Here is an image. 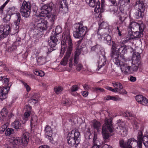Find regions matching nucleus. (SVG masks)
Returning <instances> with one entry per match:
<instances>
[{
    "mask_svg": "<svg viewBox=\"0 0 148 148\" xmlns=\"http://www.w3.org/2000/svg\"><path fill=\"white\" fill-rule=\"evenodd\" d=\"M87 3H88L90 6L94 7L96 6L95 9V11L96 12H99L100 9V2L98 0H85Z\"/></svg>",
    "mask_w": 148,
    "mask_h": 148,
    "instance_id": "nucleus-14",
    "label": "nucleus"
},
{
    "mask_svg": "<svg viewBox=\"0 0 148 148\" xmlns=\"http://www.w3.org/2000/svg\"><path fill=\"white\" fill-rule=\"evenodd\" d=\"M67 3L66 0H61L60 5V10L63 13L66 12L68 10L67 7Z\"/></svg>",
    "mask_w": 148,
    "mask_h": 148,
    "instance_id": "nucleus-27",
    "label": "nucleus"
},
{
    "mask_svg": "<svg viewBox=\"0 0 148 148\" xmlns=\"http://www.w3.org/2000/svg\"><path fill=\"white\" fill-rule=\"evenodd\" d=\"M100 47L99 45H97L92 47L91 49L92 51H95L98 53L100 51Z\"/></svg>",
    "mask_w": 148,
    "mask_h": 148,
    "instance_id": "nucleus-42",
    "label": "nucleus"
},
{
    "mask_svg": "<svg viewBox=\"0 0 148 148\" xmlns=\"http://www.w3.org/2000/svg\"><path fill=\"white\" fill-rule=\"evenodd\" d=\"M94 91L97 93L103 92L104 91V90L101 88H95L94 89Z\"/></svg>",
    "mask_w": 148,
    "mask_h": 148,
    "instance_id": "nucleus-52",
    "label": "nucleus"
},
{
    "mask_svg": "<svg viewBox=\"0 0 148 148\" xmlns=\"http://www.w3.org/2000/svg\"><path fill=\"white\" fill-rule=\"evenodd\" d=\"M101 148H112V147L107 144H105Z\"/></svg>",
    "mask_w": 148,
    "mask_h": 148,
    "instance_id": "nucleus-64",
    "label": "nucleus"
},
{
    "mask_svg": "<svg viewBox=\"0 0 148 148\" xmlns=\"http://www.w3.org/2000/svg\"><path fill=\"white\" fill-rule=\"evenodd\" d=\"M45 133L46 136L50 137V139L51 138V137L52 134V132L50 126L48 125L46 126L44 131Z\"/></svg>",
    "mask_w": 148,
    "mask_h": 148,
    "instance_id": "nucleus-30",
    "label": "nucleus"
},
{
    "mask_svg": "<svg viewBox=\"0 0 148 148\" xmlns=\"http://www.w3.org/2000/svg\"><path fill=\"white\" fill-rule=\"evenodd\" d=\"M63 89V88L60 86H56L54 88L55 92L57 94L60 93Z\"/></svg>",
    "mask_w": 148,
    "mask_h": 148,
    "instance_id": "nucleus-45",
    "label": "nucleus"
},
{
    "mask_svg": "<svg viewBox=\"0 0 148 148\" xmlns=\"http://www.w3.org/2000/svg\"><path fill=\"white\" fill-rule=\"evenodd\" d=\"M112 96H110L108 95L104 97V99L105 100H112Z\"/></svg>",
    "mask_w": 148,
    "mask_h": 148,
    "instance_id": "nucleus-62",
    "label": "nucleus"
},
{
    "mask_svg": "<svg viewBox=\"0 0 148 148\" xmlns=\"http://www.w3.org/2000/svg\"><path fill=\"white\" fill-rule=\"evenodd\" d=\"M34 73L36 75L40 76V77L43 76L45 75L44 72L40 70H35L34 71Z\"/></svg>",
    "mask_w": 148,
    "mask_h": 148,
    "instance_id": "nucleus-47",
    "label": "nucleus"
},
{
    "mask_svg": "<svg viewBox=\"0 0 148 148\" xmlns=\"http://www.w3.org/2000/svg\"><path fill=\"white\" fill-rule=\"evenodd\" d=\"M140 56L138 52L133 53L132 58V65L131 66V72L132 71L136 72L137 71L140 64Z\"/></svg>",
    "mask_w": 148,
    "mask_h": 148,
    "instance_id": "nucleus-7",
    "label": "nucleus"
},
{
    "mask_svg": "<svg viewBox=\"0 0 148 148\" xmlns=\"http://www.w3.org/2000/svg\"><path fill=\"white\" fill-rule=\"evenodd\" d=\"M110 8V11L113 14L116 15L119 14V23H125L124 21L127 16L126 14L119 10L118 7L117 6H112Z\"/></svg>",
    "mask_w": 148,
    "mask_h": 148,
    "instance_id": "nucleus-9",
    "label": "nucleus"
},
{
    "mask_svg": "<svg viewBox=\"0 0 148 148\" xmlns=\"http://www.w3.org/2000/svg\"><path fill=\"white\" fill-rule=\"evenodd\" d=\"M137 137L138 140L132 138L129 139L125 143L123 140H120V147L123 148H142L143 138L142 132H139Z\"/></svg>",
    "mask_w": 148,
    "mask_h": 148,
    "instance_id": "nucleus-3",
    "label": "nucleus"
},
{
    "mask_svg": "<svg viewBox=\"0 0 148 148\" xmlns=\"http://www.w3.org/2000/svg\"><path fill=\"white\" fill-rule=\"evenodd\" d=\"M62 32V29L60 26H57L55 29V31H53L52 33L53 35L56 36L60 33Z\"/></svg>",
    "mask_w": 148,
    "mask_h": 148,
    "instance_id": "nucleus-43",
    "label": "nucleus"
},
{
    "mask_svg": "<svg viewBox=\"0 0 148 148\" xmlns=\"http://www.w3.org/2000/svg\"><path fill=\"white\" fill-rule=\"evenodd\" d=\"M112 100L115 101H122V99L117 96H112Z\"/></svg>",
    "mask_w": 148,
    "mask_h": 148,
    "instance_id": "nucleus-53",
    "label": "nucleus"
},
{
    "mask_svg": "<svg viewBox=\"0 0 148 148\" xmlns=\"http://www.w3.org/2000/svg\"><path fill=\"white\" fill-rule=\"evenodd\" d=\"M136 101L139 103L144 106H148V100L145 97L141 95H137L136 96Z\"/></svg>",
    "mask_w": 148,
    "mask_h": 148,
    "instance_id": "nucleus-18",
    "label": "nucleus"
},
{
    "mask_svg": "<svg viewBox=\"0 0 148 148\" xmlns=\"http://www.w3.org/2000/svg\"><path fill=\"white\" fill-rule=\"evenodd\" d=\"M67 43H68L69 46L66 53V55L64 56L60 62L61 64L64 66H65L67 64L68 58L70 57L72 50L73 45L72 40L69 31L64 32L63 33L61 41V51L60 52V55H63L65 51L67 46Z\"/></svg>",
    "mask_w": 148,
    "mask_h": 148,
    "instance_id": "nucleus-1",
    "label": "nucleus"
},
{
    "mask_svg": "<svg viewBox=\"0 0 148 148\" xmlns=\"http://www.w3.org/2000/svg\"><path fill=\"white\" fill-rule=\"evenodd\" d=\"M9 123H7L3 125H2L1 127H0V132L1 133L3 132L5 130L7 129L8 126L9 125Z\"/></svg>",
    "mask_w": 148,
    "mask_h": 148,
    "instance_id": "nucleus-46",
    "label": "nucleus"
},
{
    "mask_svg": "<svg viewBox=\"0 0 148 148\" xmlns=\"http://www.w3.org/2000/svg\"><path fill=\"white\" fill-rule=\"evenodd\" d=\"M56 36L52 35L48 41L49 45L51 48L55 47L57 44L58 39Z\"/></svg>",
    "mask_w": 148,
    "mask_h": 148,
    "instance_id": "nucleus-22",
    "label": "nucleus"
},
{
    "mask_svg": "<svg viewBox=\"0 0 148 148\" xmlns=\"http://www.w3.org/2000/svg\"><path fill=\"white\" fill-rule=\"evenodd\" d=\"M128 46H126L124 45H122L118 48V53L121 55L123 56L127 52V50L129 49Z\"/></svg>",
    "mask_w": 148,
    "mask_h": 148,
    "instance_id": "nucleus-28",
    "label": "nucleus"
},
{
    "mask_svg": "<svg viewBox=\"0 0 148 148\" xmlns=\"http://www.w3.org/2000/svg\"><path fill=\"white\" fill-rule=\"evenodd\" d=\"M139 31H136L132 32V35L131 36V38L132 39L140 38L142 37L143 36V31L144 28H141L139 29Z\"/></svg>",
    "mask_w": 148,
    "mask_h": 148,
    "instance_id": "nucleus-23",
    "label": "nucleus"
},
{
    "mask_svg": "<svg viewBox=\"0 0 148 148\" xmlns=\"http://www.w3.org/2000/svg\"><path fill=\"white\" fill-rule=\"evenodd\" d=\"M14 132V129L11 128H8L6 130L5 134L6 136H10L13 134Z\"/></svg>",
    "mask_w": 148,
    "mask_h": 148,
    "instance_id": "nucleus-44",
    "label": "nucleus"
},
{
    "mask_svg": "<svg viewBox=\"0 0 148 148\" xmlns=\"http://www.w3.org/2000/svg\"><path fill=\"white\" fill-rule=\"evenodd\" d=\"M112 121V119L110 118H106L105 119L102 130L103 137L105 140L108 139L110 136L109 132L110 133L113 132L114 129Z\"/></svg>",
    "mask_w": 148,
    "mask_h": 148,
    "instance_id": "nucleus-5",
    "label": "nucleus"
},
{
    "mask_svg": "<svg viewBox=\"0 0 148 148\" xmlns=\"http://www.w3.org/2000/svg\"><path fill=\"white\" fill-rule=\"evenodd\" d=\"M18 9L14 6L9 7L7 10V12L9 15H12L16 14V17L17 20L14 22V29L15 31V33H17L18 32L19 29V25L20 24L21 20L20 14L19 13H17Z\"/></svg>",
    "mask_w": 148,
    "mask_h": 148,
    "instance_id": "nucleus-6",
    "label": "nucleus"
},
{
    "mask_svg": "<svg viewBox=\"0 0 148 148\" xmlns=\"http://www.w3.org/2000/svg\"><path fill=\"white\" fill-rule=\"evenodd\" d=\"M69 137L72 136L74 137L75 140L79 143L80 139L81 136L80 132L77 130H75L74 131L72 130L71 132L69 133Z\"/></svg>",
    "mask_w": 148,
    "mask_h": 148,
    "instance_id": "nucleus-25",
    "label": "nucleus"
},
{
    "mask_svg": "<svg viewBox=\"0 0 148 148\" xmlns=\"http://www.w3.org/2000/svg\"><path fill=\"white\" fill-rule=\"evenodd\" d=\"M143 142L146 148H148V135H144L143 138Z\"/></svg>",
    "mask_w": 148,
    "mask_h": 148,
    "instance_id": "nucleus-40",
    "label": "nucleus"
},
{
    "mask_svg": "<svg viewBox=\"0 0 148 148\" xmlns=\"http://www.w3.org/2000/svg\"><path fill=\"white\" fill-rule=\"evenodd\" d=\"M50 58L47 56V57L41 56L36 58L37 63L39 65H42L49 60Z\"/></svg>",
    "mask_w": 148,
    "mask_h": 148,
    "instance_id": "nucleus-24",
    "label": "nucleus"
},
{
    "mask_svg": "<svg viewBox=\"0 0 148 148\" xmlns=\"http://www.w3.org/2000/svg\"><path fill=\"white\" fill-rule=\"evenodd\" d=\"M117 86H116L115 88L114 89L112 88L111 87H110L108 86H106L105 87V88L109 90L112 91L113 92H116V89L117 88Z\"/></svg>",
    "mask_w": 148,
    "mask_h": 148,
    "instance_id": "nucleus-51",
    "label": "nucleus"
},
{
    "mask_svg": "<svg viewBox=\"0 0 148 148\" xmlns=\"http://www.w3.org/2000/svg\"><path fill=\"white\" fill-rule=\"evenodd\" d=\"M117 124L118 126L117 128L119 130V132L122 136L124 137L127 134V131L125 127V123L123 121H121V120L118 121Z\"/></svg>",
    "mask_w": 148,
    "mask_h": 148,
    "instance_id": "nucleus-12",
    "label": "nucleus"
},
{
    "mask_svg": "<svg viewBox=\"0 0 148 148\" xmlns=\"http://www.w3.org/2000/svg\"><path fill=\"white\" fill-rule=\"evenodd\" d=\"M52 3H50L48 4L42 6L41 8V11H51L52 9Z\"/></svg>",
    "mask_w": 148,
    "mask_h": 148,
    "instance_id": "nucleus-36",
    "label": "nucleus"
},
{
    "mask_svg": "<svg viewBox=\"0 0 148 148\" xmlns=\"http://www.w3.org/2000/svg\"><path fill=\"white\" fill-rule=\"evenodd\" d=\"M125 24V23H119L118 26L117 27V29H118V28L119 30H123V25Z\"/></svg>",
    "mask_w": 148,
    "mask_h": 148,
    "instance_id": "nucleus-54",
    "label": "nucleus"
},
{
    "mask_svg": "<svg viewBox=\"0 0 148 148\" xmlns=\"http://www.w3.org/2000/svg\"><path fill=\"white\" fill-rule=\"evenodd\" d=\"M130 80L132 82H134L136 80V78L133 76H131L130 78Z\"/></svg>",
    "mask_w": 148,
    "mask_h": 148,
    "instance_id": "nucleus-61",
    "label": "nucleus"
},
{
    "mask_svg": "<svg viewBox=\"0 0 148 148\" xmlns=\"http://www.w3.org/2000/svg\"><path fill=\"white\" fill-rule=\"evenodd\" d=\"M12 127L15 129H20L22 125L21 121L18 119L16 120L12 123Z\"/></svg>",
    "mask_w": 148,
    "mask_h": 148,
    "instance_id": "nucleus-35",
    "label": "nucleus"
},
{
    "mask_svg": "<svg viewBox=\"0 0 148 148\" xmlns=\"http://www.w3.org/2000/svg\"><path fill=\"white\" fill-rule=\"evenodd\" d=\"M129 27L132 32H133L141 28H143V24H140L135 22H132L129 25Z\"/></svg>",
    "mask_w": 148,
    "mask_h": 148,
    "instance_id": "nucleus-17",
    "label": "nucleus"
},
{
    "mask_svg": "<svg viewBox=\"0 0 148 148\" xmlns=\"http://www.w3.org/2000/svg\"><path fill=\"white\" fill-rule=\"evenodd\" d=\"M82 95L84 97H86L88 95V92L87 91H83L82 92Z\"/></svg>",
    "mask_w": 148,
    "mask_h": 148,
    "instance_id": "nucleus-60",
    "label": "nucleus"
},
{
    "mask_svg": "<svg viewBox=\"0 0 148 148\" xmlns=\"http://www.w3.org/2000/svg\"><path fill=\"white\" fill-rule=\"evenodd\" d=\"M24 75L30 78H33L34 77V75L29 72H25L24 73Z\"/></svg>",
    "mask_w": 148,
    "mask_h": 148,
    "instance_id": "nucleus-55",
    "label": "nucleus"
},
{
    "mask_svg": "<svg viewBox=\"0 0 148 148\" xmlns=\"http://www.w3.org/2000/svg\"><path fill=\"white\" fill-rule=\"evenodd\" d=\"M123 115L125 117H131V119H133L134 118L135 119V116L134 114H132L130 112L128 111H126L124 112Z\"/></svg>",
    "mask_w": 148,
    "mask_h": 148,
    "instance_id": "nucleus-38",
    "label": "nucleus"
},
{
    "mask_svg": "<svg viewBox=\"0 0 148 148\" xmlns=\"http://www.w3.org/2000/svg\"><path fill=\"white\" fill-rule=\"evenodd\" d=\"M10 145L12 148H19L22 145L21 138L19 137H11L9 138Z\"/></svg>",
    "mask_w": 148,
    "mask_h": 148,
    "instance_id": "nucleus-11",
    "label": "nucleus"
},
{
    "mask_svg": "<svg viewBox=\"0 0 148 148\" xmlns=\"http://www.w3.org/2000/svg\"><path fill=\"white\" fill-rule=\"evenodd\" d=\"M30 101V102L33 104H36L38 102V100L37 99H34L33 98L31 99Z\"/></svg>",
    "mask_w": 148,
    "mask_h": 148,
    "instance_id": "nucleus-59",
    "label": "nucleus"
},
{
    "mask_svg": "<svg viewBox=\"0 0 148 148\" xmlns=\"http://www.w3.org/2000/svg\"><path fill=\"white\" fill-rule=\"evenodd\" d=\"M26 108H28V109L27 111H26V112L24 113L23 119L24 120L26 121L28 120V117L30 115V110L32 109V108L29 106L28 105L26 106Z\"/></svg>",
    "mask_w": 148,
    "mask_h": 148,
    "instance_id": "nucleus-32",
    "label": "nucleus"
},
{
    "mask_svg": "<svg viewBox=\"0 0 148 148\" xmlns=\"http://www.w3.org/2000/svg\"><path fill=\"white\" fill-rule=\"evenodd\" d=\"M123 59L124 62L122 63V65L120 67L122 72H123L125 74L130 73H131V66H130L127 63L124 56L123 57Z\"/></svg>",
    "mask_w": 148,
    "mask_h": 148,
    "instance_id": "nucleus-13",
    "label": "nucleus"
},
{
    "mask_svg": "<svg viewBox=\"0 0 148 148\" xmlns=\"http://www.w3.org/2000/svg\"><path fill=\"white\" fill-rule=\"evenodd\" d=\"M74 27L75 31L73 33V36L75 38L80 39L78 41V44H79L87 32V28L83 25L82 21L75 24Z\"/></svg>",
    "mask_w": 148,
    "mask_h": 148,
    "instance_id": "nucleus-4",
    "label": "nucleus"
},
{
    "mask_svg": "<svg viewBox=\"0 0 148 148\" xmlns=\"http://www.w3.org/2000/svg\"><path fill=\"white\" fill-rule=\"evenodd\" d=\"M1 80L2 81L3 83L4 82L5 83H7L9 81L8 78L5 77L3 76L0 77V81Z\"/></svg>",
    "mask_w": 148,
    "mask_h": 148,
    "instance_id": "nucleus-50",
    "label": "nucleus"
},
{
    "mask_svg": "<svg viewBox=\"0 0 148 148\" xmlns=\"http://www.w3.org/2000/svg\"><path fill=\"white\" fill-rule=\"evenodd\" d=\"M8 111L6 109L3 108L0 112V120H6V117L7 115Z\"/></svg>",
    "mask_w": 148,
    "mask_h": 148,
    "instance_id": "nucleus-34",
    "label": "nucleus"
},
{
    "mask_svg": "<svg viewBox=\"0 0 148 148\" xmlns=\"http://www.w3.org/2000/svg\"><path fill=\"white\" fill-rule=\"evenodd\" d=\"M119 54L117 53H115L114 50L112 51L111 53L110 56L112 58L113 61L116 65L118 66L121 67L122 63H123V60L122 59L123 61H121L118 59Z\"/></svg>",
    "mask_w": 148,
    "mask_h": 148,
    "instance_id": "nucleus-15",
    "label": "nucleus"
},
{
    "mask_svg": "<svg viewBox=\"0 0 148 148\" xmlns=\"http://www.w3.org/2000/svg\"><path fill=\"white\" fill-rule=\"evenodd\" d=\"M134 7L136 8L142 12H144L145 10L144 3L141 0L137 1L135 4Z\"/></svg>",
    "mask_w": 148,
    "mask_h": 148,
    "instance_id": "nucleus-20",
    "label": "nucleus"
},
{
    "mask_svg": "<svg viewBox=\"0 0 148 148\" xmlns=\"http://www.w3.org/2000/svg\"><path fill=\"white\" fill-rule=\"evenodd\" d=\"M67 142L68 144L70 146H73L74 145H78L79 144L78 141L76 140L72 136L69 137V133L68 134Z\"/></svg>",
    "mask_w": 148,
    "mask_h": 148,
    "instance_id": "nucleus-29",
    "label": "nucleus"
},
{
    "mask_svg": "<svg viewBox=\"0 0 148 148\" xmlns=\"http://www.w3.org/2000/svg\"><path fill=\"white\" fill-rule=\"evenodd\" d=\"M108 24L107 23L103 22L99 25V28L98 29V34L99 35V29H105L106 27L108 26Z\"/></svg>",
    "mask_w": 148,
    "mask_h": 148,
    "instance_id": "nucleus-41",
    "label": "nucleus"
},
{
    "mask_svg": "<svg viewBox=\"0 0 148 148\" xmlns=\"http://www.w3.org/2000/svg\"><path fill=\"white\" fill-rule=\"evenodd\" d=\"M94 136L93 140V145H96L99 147H100L101 142L99 140L97 139V134L95 133H94Z\"/></svg>",
    "mask_w": 148,
    "mask_h": 148,
    "instance_id": "nucleus-31",
    "label": "nucleus"
},
{
    "mask_svg": "<svg viewBox=\"0 0 148 148\" xmlns=\"http://www.w3.org/2000/svg\"><path fill=\"white\" fill-rule=\"evenodd\" d=\"M51 11H41L38 16H36V20L34 23V27L33 29L35 35H40L41 33L47 28V21L41 18V17H50Z\"/></svg>",
    "mask_w": 148,
    "mask_h": 148,
    "instance_id": "nucleus-2",
    "label": "nucleus"
},
{
    "mask_svg": "<svg viewBox=\"0 0 148 148\" xmlns=\"http://www.w3.org/2000/svg\"><path fill=\"white\" fill-rule=\"evenodd\" d=\"M38 120L37 117L36 115L33 116L31 119V125L34 126L36 124Z\"/></svg>",
    "mask_w": 148,
    "mask_h": 148,
    "instance_id": "nucleus-39",
    "label": "nucleus"
},
{
    "mask_svg": "<svg viewBox=\"0 0 148 148\" xmlns=\"http://www.w3.org/2000/svg\"><path fill=\"white\" fill-rule=\"evenodd\" d=\"M81 53V51L79 49H77L75 52V56L74 58V66L78 64V60L79 55Z\"/></svg>",
    "mask_w": 148,
    "mask_h": 148,
    "instance_id": "nucleus-33",
    "label": "nucleus"
},
{
    "mask_svg": "<svg viewBox=\"0 0 148 148\" xmlns=\"http://www.w3.org/2000/svg\"><path fill=\"white\" fill-rule=\"evenodd\" d=\"M112 84L114 87H115L116 86H117L116 92H119V94L122 95L127 93V91L123 89V86L120 82H116L112 83Z\"/></svg>",
    "mask_w": 148,
    "mask_h": 148,
    "instance_id": "nucleus-16",
    "label": "nucleus"
},
{
    "mask_svg": "<svg viewBox=\"0 0 148 148\" xmlns=\"http://www.w3.org/2000/svg\"><path fill=\"white\" fill-rule=\"evenodd\" d=\"M99 38H100L101 39L103 40H106L107 42L106 43L109 45H110L111 44V36L105 33L103 34H102L99 35Z\"/></svg>",
    "mask_w": 148,
    "mask_h": 148,
    "instance_id": "nucleus-26",
    "label": "nucleus"
},
{
    "mask_svg": "<svg viewBox=\"0 0 148 148\" xmlns=\"http://www.w3.org/2000/svg\"><path fill=\"white\" fill-rule=\"evenodd\" d=\"M143 12H141L138 10V12H136L135 13V15L136 16V18L138 19L140 17H142L143 16L142 13Z\"/></svg>",
    "mask_w": 148,
    "mask_h": 148,
    "instance_id": "nucleus-49",
    "label": "nucleus"
},
{
    "mask_svg": "<svg viewBox=\"0 0 148 148\" xmlns=\"http://www.w3.org/2000/svg\"><path fill=\"white\" fill-rule=\"evenodd\" d=\"M75 66H76V69L77 70L79 71L81 70L82 67V65L79 63H78V64H77Z\"/></svg>",
    "mask_w": 148,
    "mask_h": 148,
    "instance_id": "nucleus-56",
    "label": "nucleus"
},
{
    "mask_svg": "<svg viewBox=\"0 0 148 148\" xmlns=\"http://www.w3.org/2000/svg\"><path fill=\"white\" fill-rule=\"evenodd\" d=\"M132 39V38H131V36L130 38V37H127V38L123 39L122 40V43H127L131 39Z\"/></svg>",
    "mask_w": 148,
    "mask_h": 148,
    "instance_id": "nucleus-58",
    "label": "nucleus"
},
{
    "mask_svg": "<svg viewBox=\"0 0 148 148\" xmlns=\"http://www.w3.org/2000/svg\"><path fill=\"white\" fill-rule=\"evenodd\" d=\"M31 6L29 1H24L20 8V12L22 16L26 18L28 17L31 12Z\"/></svg>",
    "mask_w": 148,
    "mask_h": 148,
    "instance_id": "nucleus-8",
    "label": "nucleus"
},
{
    "mask_svg": "<svg viewBox=\"0 0 148 148\" xmlns=\"http://www.w3.org/2000/svg\"><path fill=\"white\" fill-rule=\"evenodd\" d=\"M113 42V45H112V48H111V51H114H114L115 52V53H116L115 51V50L116 49H118L120 47L119 46V44L118 43H116V44H114V42Z\"/></svg>",
    "mask_w": 148,
    "mask_h": 148,
    "instance_id": "nucleus-48",
    "label": "nucleus"
},
{
    "mask_svg": "<svg viewBox=\"0 0 148 148\" xmlns=\"http://www.w3.org/2000/svg\"><path fill=\"white\" fill-rule=\"evenodd\" d=\"M92 126L98 132L101 126V123L96 120H94L92 122Z\"/></svg>",
    "mask_w": 148,
    "mask_h": 148,
    "instance_id": "nucleus-37",
    "label": "nucleus"
},
{
    "mask_svg": "<svg viewBox=\"0 0 148 148\" xmlns=\"http://www.w3.org/2000/svg\"><path fill=\"white\" fill-rule=\"evenodd\" d=\"M12 24H8L3 28L0 27V39L5 38L10 32Z\"/></svg>",
    "mask_w": 148,
    "mask_h": 148,
    "instance_id": "nucleus-10",
    "label": "nucleus"
},
{
    "mask_svg": "<svg viewBox=\"0 0 148 148\" xmlns=\"http://www.w3.org/2000/svg\"><path fill=\"white\" fill-rule=\"evenodd\" d=\"M10 89L7 86L0 88V99L2 101L7 97V94Z\"/></svg>",
    "mask_w": 148,
    "mask_h": 148,
    "instance_id": "nucleus-19",
    "label": "nucleus"
},
{
    "mask_svg": "<svg viewBox=\"0 0 148 148\" xmlns=\"http://www.w3.org/2000/svg\"><path fill=\"white\" fill-rule=\"evenodd\" d=\"M78 89L77 86L75 85L73 86L71 88V91L72 92L76 91Z\"/></svg>",
    "mask_w": 148,
    "mask_h": 148,
    "instance_id": "nucleus-57",
    "label": "nucleus"
},
{
    "mask_svg": "<svg viewBox=\"0 0 148 148\" xmlns=\"http://www.w3.org/2000/svg\"><path fill=\"white\" fill-rule=\"evenodd\" d=\"M29 134L27 132L24 133L23 134L21 139L22 145L25 147H26L29 141Z\"/></svg>",
    "mask_w": 148,
    "mask_h": 148,
    "instance_id": "nucleus-21",
    "label": "nucleus"
},
{
    "mask_svg": "<svg viewBox=\"0 0 148 148\" xmlns=\"http://www.w3.org/2000/svg\"><path fill=\"white\" fill-rule=\"evenodd\" d=\"M90 86L87 84H85L83 86V87L85 89H88L90 88Z\"/></svg>",
    "mask_w": 148,
    "mask_h": 148,
    "instance_id": "nucleus-63",
    "label": "nucleus"
}]
</instances>
